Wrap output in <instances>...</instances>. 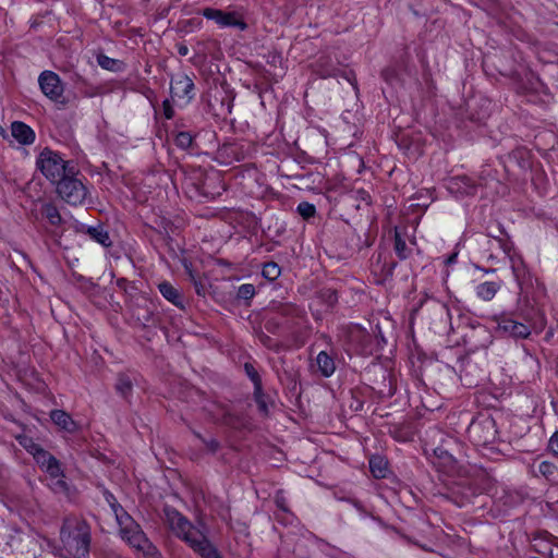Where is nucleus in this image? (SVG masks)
I'll use <instances>...</instances> for the list:
<instances>
[{
	"instance_id": "obj_1",
	"label": "nucleus",
	"mask_w": 558,
	"mask_h": 558,
	"mask_svg": "<svg viewBox=\"0 0 558 558\" xmlns=\"http://www.w3.org/2000/svg\"><path fill=\"white\" fill-rule=\"evenodd\" d=\"M61 546L53 545L54 556L89 558L92 533L89 524L81 517L66 515L60 527Z\"/></svg>"
},
{
	"instance_id": "obj_2",
	"label": "nucleus",
	"mask_w": 558,
	"mask_h": 558,
	"mask_svg": "<svg viewBox=\"0 0 558 558\" xmlns=\"http://www.w3.org/2000/svg\"><path fill=\"white\" fill-rule=\"evenodd\" d=\"M113 509L122 538L126 541L130 546L135 548L138 554H141L142 558H161L157 547L147 538L140 524H137L122 507L119 506Z\"/></svg>"
},
{
	"instance_id": "obj_3",
	"label": "nucleus",
	"mask_w": 558,
	"mask_h": 558,
	"mask_svg": "<svg viewBox=\"0 0 558 558\" xmlns=\"http://www.w3.org/2000/svg\"><path fill=\"white\" fill-rule=\"evenodd\" d=\"M163 515L165 524L171 533L189 545L193 550L203 543V539L207 538L206 534L201 529L196 527L174 507L165 506Z\"/></svg>"
},
{
	"instance_id": "obj_4",
	"label": "nucleus",
	"mask_w": 558,
	"mask_h": 558,
	"mask_svg": "<svg viewBox=\"0 0 558 558\" xmlns=\"http://www.w3.org/2000/svg\"><path fill=\"white\" fill-rule=\"evenodd\" d=\"M36 167L51 183L57 184L69 174H78V169L73 161H66L59 153L44 148L37 159Z\"/></svg>"
},
{
	"instance_id": "obj_5",
	"label": "nucleus",
	"mask_w": 558,
	"mask_h": 558,
	"mask_svg": "<svg viewBox=\"0 0 558 558\" xmlns=\"http://www.w3.org/2000/svg\"><path fill=\"white\" fill-rule=\"evenodd\" d=\"M84 177L78 174H69L65 179L57 183L58 195L69 205H84L88 196V189L83 182Z\"/></svg>"
},
{
	"instance_id": "obj_6",
	"label": "nucleus",
	"mask_w": 558,
	"mask_h": 558,
	"mask_svg": "<svg viewBox=\"0 0 558 558\" xmlns=\"http://www.w3.org/2000/svg\"><path fill=\"white\" fill-rule=\"evenodd\" d=\"M470 439L478 446L493 444L497 438L496 422L490 415H478L468 428Z\"/></svg>"
},
{
	"instance_id": "obj_7",
	"label": "nucleus",
	"mask_w": 558,
	"mask_h": 558,
	"mask_svg": "<svg viewBox=\"0 0 558 558\" xmlns=\"http://www.w3.org/2000/svg\"><path fill=\"white\" fill-rule=\"evenodd\" d=\"M34 459L36 463L44 470L46 473L50 475L53 483V489L57 492H63L66 489V484L62 480L63 471L61 469L60 462L57 458H54L51 453L41 448L35 456Z\"/></svg>"
},
{
	"instance_id": "obj_8",
	"label": "nucleus",
	"mask_w": 558,
	"mask_h": 558,
	"mask_svg": "<svg viewBox=\"0 0 558 558\" xmlns=\"http://www.w3.org/2000/svg\"><path fill=\"white\" fill-rule=\"evenodd\" d=\"M524 77L520 76V90L527 96L531 102L545 101L549 96L547 86L539 80L535 72H523Z\"/></svg>"
},
{
	"instance_id": "obj_9",
	"label": "nucleus",
	"mask_w": 558,
	"mask_h": 558,
	"mask_svg": "<svg viewBox=\"0 0 558 558\" xmlns=\"http://www.w3.org/2000/svg\"><path fill=\"white\" fill-rule=\"evenodd\" d=\"M495 240L498 242L500 248L509 255L512 274H513L515 281L518 282L520 289L523 290L524 286H527L531 283V275L526 268V265L524 264L521 256L510 255L511 243H509L508 241L502 240V239H495Z\"/></svg>"
},
{
	"instance_id": "obj_10",
	"label": "nucleus",
	"mask_w": 558,
	"mask_h": 558,
	"mask_svg": "<svg viewBox=\"0 0 558 558\" xmlns=\"http://www.w3.org/2000/svg\"><path fill=\"white\" fill-rule=\"evenodd\" d=\"M202 14L208 20L215 21L221 27H236L241 31L247 27V24L236 12H225L218 9L206 8Z\"/></svg>"
},
{
	"instance_id": "obj_11",
	"label": "nucleus",
	"mask_w": 558,
	"mask_h": 558,
	"mask_svg": "<svg viewBox=\"0 0 558 558\" xmlns=\"http://www.w3.org/2000/svg\"><path fill=\"white\" fill-rule=\"evenodd\" d=\"M194 83L185 72H175L171 76L170 92L173 98L192 99L193 98Z\"/></svg>"
},
{
	"instance_id": "obj_12",
	"label": "nucleus",
	"mask_w": 558,
	"mask_h": 558,
	"mask_svg": "<svg viewBox=\"0 0 558 558\" xmlns=\"http://www.w3.org/2000/svg\"><path fill=\"white\" fill-rule=\"evenodd\" d=\"M38 83L43 93L52 100H59L62 97L64 87L56 72H41Z\"/></svg>"
},
{
	"instance_id": "obj_13",
	"label": "nucleus",
	"mask_w": 558,
	"mask_h": 558,
	"mask_svg": "<svg viewBox=\"0 0 558 558\" xmlns=\"http://www.w3.org/2000/svg\"><path fill=\"white\" fill-rule=\"evenodd\" d=\"M206 411L216 423H221L232 428H238L241 425L240 418L222 404L213 402L206 408Z\"/></svg>"
},
{
	"instance_id": "obj_14",
	"label": "nucleus",
	"mask_w": 558,
	"mask_h": 558,
	"mask_svg": "<svg viewBox=\"0 0 558 558\" xmlns=\"http://www.w3.org/2000/svg\"><path fill=\"white\" fill-rule=\"evenodd\" d=\"M476 189L477 184L468 175L452 177L447 183V190L457 197L474 195Z\"/></svg>"
},
{
	"instance_id": "obj_15",
	"label": "nucleus",
	"mask_w": 558,
	"mask_h": 558,
	"mask_svg": "<svg viewBox=\"0 0 558 558\" xmlns=\"http://www.w3.org/2000/svg\"><path fill=\"white\" fill-rule=\"evenodd\" d=\"M466 106L471 110V119L482 121L489 116L492 102L482 97H473L466 102Z\"/></svg>"
},
{
	"instance_id": "obj_16",
	"label": "nucleus",
	"mask_w": 558,
	"mask_h": 558,
	"mask_svg": "<svg viewBox=\"0 0 558 558\" xmlns=\"http://www.w3.org/2000/svg\"><path fill=\"white\" fill-rule=\"evenodd\" d=\"M11 134L22 145H31L35 141L33 129L21 121H14L11 124Z\"/></svg>"
},
{
	"instance_id": "obj_17",
	"label": "nucleus",
	"mask_w": 558,
	"mask_h": 558,
	"mask_svg": "<svg viewBox=\"0 0 558 558\" xmlns=\"http://www.w3.org/2000/svg\"><path fill=\"white\" fill-rule=\"evenodd\" d=\"M499 328L514 338L525 339L531 335L529 326L511 318H504L499 323Z\"/></svg>"
},
{
	"instance_id": "obj_18",
	"label": "nucleus",
	"mask_w": 558,
	"mask_h": 558,
	"mask_svg": "<svg viewBox=\"0 0 558 558\" xmlns=\"http://www.w3.org/2000/svg\"><path fill=\"white\" fill-rule=\"evenodd\" d=\"M50 418L58 427L66 433L73 434L78 429L77 423L63 410H52L50 412Z\"/></svg>"
},
{
	"instance_id": "obj_19",
	"label": "nucleus",
	"mask_w": 558,
	"mask_h": 558,
	"mask_svg": "<svg viewBox=\"0 0 558 558\" xmlns=\"http://www.w3.org/2000/svg\"><path fill=\"white\" fill-rule=\"evenodd\" d=\"M317 369L324 377H330L336 371V363L332 356L326 351H320L316 356Z\"/></svg>"
},
{
	"instance_id": "obj_20",
	"label": "nucleus",
	"mask_w": 558,
	"mask_h": 558,
	"mask_svg": "<svg viewBox=\"0 0 558 558\" xmlns=\"http://www.w3.org/2000/svg\"><path fill=\"white\" fill-rule=\"evenodd\" d=\"M159 292L161 295L178 307H183V299L178 289H175L170 282L163 281L158 284Z\"/></svg>"
},
{
	"instance_id": "obj_21",
	"label": "nucleus",
	"mask_w": 558,
	"mask_h": 558,
	"mask_svg": "<svg viewBox=\"0 0 558 558\" xmlns=\"http://www.w3.org/2000/svg\"><path fill=\"white\" fill-rule=\"evenodd\" d=\"M40 215L46 218L52 227H60L63 223V218L59 209L52 203H43L40 206Z\"/></svg>"
},
{
	"instance_id": "obj_22",
	"label": "nucleus",
	"mask_w": 558,
	"mask_h": 558,
	"mask_svg": "<svg viewBox=\"0 0 558 558\" xmlns=\"http://www.w3.org/2000/svg\"><path fill=\"white\" fill-rule=\"evenodd\" d=\"M86 233L92 240L101 244L104 247H109L112 244L108 231L102 226L87 227Z\"/></svg>"
},
{
	"instance_id": "obj_23",
	"label": "nucleus",
	"mask_w": 558,
	"mask_h": 558,
	"mask_svg": "<svg viewBox=\"0 0 558 558\" xmlns=\"http://www.w3.org/2000/svg\"><path fill=\"white\" fill-rule=\"evenodd\" d=\"M499 286L493 281L480 283L476 287V294L484 301H490L497 293Z\"/></svg>"
},
{
	"instance_id": "obj_24",
	"label": "nucleus",
	"mask_w": 558,
	"mask_h": 558,
	"mask_svg": "<svg viewBox=\"0 0 558 558\" xmlns=\"http://www.w3.org/2000/svg\"><path fill=\"white\" fill-rule=\"evenodd\" d=\"M393 248L397 256L404 260L410 257L412 250L409 247L398 231L395 232Z\"/></svg>"
},
{
	"instance_id": "obj_25",
	"label": "nucleus",
	"mask_w": 558,
	"mask_h": 558,
	"mask_svg": "<svg viewBox=\"0 0 558 558\" xmlns=\"http://www.w3.org/2000/svg\"><path fill=\"white\" fill-rule=\"evenodd\" d=\"M194 551L202 558H222L208 538L203 539V543Z\"/></svg>"
},
{
	"instance_id": "obj_26",
	"label": "nucleus",
	"mask_w": 558,
	"mask_h": 558,
	"mask_svg": "<svg viewBox=\"0 0 558 558\" xmlns=\"http://www.w3.org/2000/svg\"><path fill=\"white\" fill-rule=\"evenodd\" d=\"M96 61L97 65L102 70H120L123 66V63L120 60L109 58L101 52L96 54Z\"/></svg>"
},
{
	"instance_id": "obj_27",
	"label": "nucleus",
	"mask_w": 558,
	"mask_h": 558,
	"mask_svg": "<svg viewBox=\"0 0 558 558\" xmlns=\"http://www.w3.org/2000/svg\"><path fill=\"white\" fill-rule=\"evenodd\" d=\"M133 384L131 378L125 374H120L117 379L116 389L123 397L128 398L132 391Z\"/></svg>"
},
{
	"instance_id": "obj_28",
	"label": "nucleus",
	"mask_w": 558,
	"mask_h": 558,
	"mask_svg": "<svg viewBox=\"0 0 558 558\" xmlns=\"http://www.w3.org/2000/svg\"><path fill=\"white\" fill-rule=\"evenodd\" d=\"M244 369H245L247 377L254 384V393L256 396L260 395L262 393V379H260V376L258 375L257 371L250 363H245Z\"/></svg>"
},
{
	"instance_id": "obj_29",
	"label": "nucleus",
	"mask_w": 558,
	"mask_h": 558,
	"mask_svg": "<svg viewBox=\"0 0 558 558\" xmlns=\"http://www.w3.org/2000/svg\"><path fill=\"white\" fill-rule=\"evenodd\" d=\"M281 274V268L275 262L265 263L262 269V275L269 281L276 280Z\"/></svg>"
},
{
	"instance_id": "obj_30",
	"label": "nucleus",
	"mask_w": 558,
	"mask_h": 558,
	"mask_svg": "<svg viewBox=\"0 0 558 558\" xmlns=\"http://www.w3.org/2000/svg\"><path fill=\"white\" fill-rule=\"evenodd\" d=\"M369 468L375 477L381 478L386 476L387 464L381 458H372L369 460Z\"/></svg>"
},
{
	"instance_id": "obj_31",
	"label": "nucleus",
	"mask_w": 558,
	"mask_h": 558,
	"mask_svg": "<svg viewBox=\"0 0 558 558\" xmlns=\"http://www.w3.org/2000/svg\"><path fill=\"white\" fill-rule=\"evenodd\" d=\"M278 316L282 318L299 317L302 311L294 304H281L277 307Z\"/></svg>"
},
{
	"instance_id": "obj_32",
	"label": "nucleus",
	"mask_w": 558,
	"mask_h": 558,
	"mask_svg": "<svg viewBox=\"0 0 558 558\" xmlns=\"http://www.w3.org/2000/svg\"><path fill=\"white\" fill-rule=\"evenodd\" d=\"M19 444L25 448L33 457L41 449V447L36 444L33 438L28 436H19L17 438Z\"/></svg>"
},
{
	"instance_id": "obj_33",
	"label": "nucleus",
	"mask_w": 558,
	"mask_h": 558,
	"mask_svg": "<svg viewBox=\"0 0 558 558\" xmlns=\"http://www.w3.org/2000/svg\"><path fill=\"white\" fill-rule=\"evenodd\" d=\"M538 472L546 480L551 481L557 473V466L553 462L542 461L538 465Z\"/></svg>"
},
{
	"instance_id": "obj_34",
	"label": "nucleus",
	"mask_w": 558,
	"mask_h": 558,
	"mask_svg": "<svg viewBox=\"0 0 558 558\" xmlns=\"http://www.w3.org/2000/svg\"><path fill=\"white\" fill-rule=\"evenodd\" d=\"M255 295V287L251 283H243L238 288L236 298L243 301H251Z\"/></svg>"
},
{
	"instance_id": "obj_35",
	"label": "nucleus",
	"mask_w": 558,
	"mask_h": 558,
	"mask_svg": "<svg viewBox=\"0 0 558 558\" xmlns=\"http://www.w3.org/2000/svg\"><path fill=\"white\" fill-rule=\"evenodd\" d=\"M174 143L181 149H189L193 144V136L190 132H179L175 135Z\"/></svg>"
},
{
	"instance_id": "obj_36",
	"label": "nucleus",
	"mask_w": 558,
	"mask_h": 558,
	"mask_svg": "<svg viewBox=\"0 0 558 558\" xmlns=\"http://www.w3.org/2000/svg\"><path fill=\"white\" fill-rule=\"evenodd\" d=\"M433 311L436 315L439 316L440 320L444 322L445 324L450 322V311L446 304L434 302Z\"/></svg>"
},
{
	"instance_id": "obj_37",
	"label": "nucleus",
	"mask_w": 558,
	"mask_h": 558,
	"mask_svg": "<svg viewBox=\"0 0 558 558\" xmlns=\"http://www.w3.org/2000/svg\"><path fill=\"white\" fill-rule=\"evenodd\" d=\"M296 211L300 214L302 218L310 219L315 216L316 208L313 204L308 202H301L298 205Z\"/></svg>"
},
{
	"instance_id": "obj_38",
	"label": "nucleus",
	"mask_w": 558,
	"mask_h": 558,
	"mask_svg": "<svg viewBox=\"0 0 558 558\" xmlns=\"http://www.w3.org/2000/svg\"><path fill=\"white\" fill-rule=\"evenodd\" d=\"M195 436L202 440L206 446V449L211 453H215L220 447V444L216 438L205 439L199 433H195Z\"/></svg>"
},
{
	"instance_id": "obj_39",
	"label": "nucleus",
	"mask_w": 558,
	"mask_h": 558,
	"mask_svg": "<svg viewBox=\"0 0 558 558\" xmlns=\"http://www.w3.org/2000/svg\"><path fill=\"white\" fill-rule=\"evenodd\" d=\"M435 456L442 460L445 464L451 465L454 462V458L452 454H450L445 448L438 447L434 450Z\"/></svg>"
},
{
	"instance_id": "obj_40",
	"label": "nucleus",
	"mask_w": 558,
	"mask_h": 558,
	"mask_svg": "<svg viewBox=\"0 0 558 558\" xmlns=\"http://www.w3.org/2000/svg\"><path fill=\"white\" fill-rule=\"evenodd\" d=\"M322 295L325 298L328 305L332 306L338 301L337 292L332 289H325L322 292Z\"/></svg>"
},
{
	"instance_id": "obj_41",
	"label": "nucleus",
	"mask_w": 558,
	"mask_h": 558,
	"mask_svg": "<svg viewBox=\"0 0 558 558\" xmlns=\"http://www.w3.org/2000/svg\"><path fill=\"white\" fill-rule=\"evenodd\" d=\"M275 502L277 505V507L279 509H281L282 511L287 512L288 511V507H287V499L283 495L282 492H278L275 496Z\"/></svg>"
},
{
	"instance_id": "obj_42",
	"label": "nucleus",
	"mask_w": 558,
	"mask_h": 558,
	"mask_svg": "<svg viewBox=\"0 0 558 558\" xmlns=\"http://www.w3.org/2000/svg\"><path fill=\"white\" fill-rule=\"evenodd\" d=\"M548 449L558 457V430L555 432L548 441Z\"/></svg>"
},
{
	"instance_id": "obj_43",
	"label": "nucleus",
	"mask_w": 558,
	"mask_h": 558,
	"mask_svg": "<svg viewBox=\"0 0 558 558\" xmlns=\"http://www.w3.org/2000/svg\"><path fill=\"white\" fill-rule=\"evenodd\" d=\"M279 326V323L276 322L274 318H270L268 319L266 323H265V328L267 329V331L269 332H275L276 329L278 328Z\"/></svg>"
},
{
	"instance_id": "obj_44",
	"label": "nucleus",
	"mask_w": 558,
	"mask_h": 558,
	"mask_svg": "<svg viewBox=\"0 0 558 558\" xmlns=\"http://www.w3.org/2000/svg\"><path fill=\"white\" fill-rule=\"evenodd\" d=\"M488 177H492V173H490V170H482L481 171V174H480V182L476 183L477 185H482L484 183V181H486V179Z\"/></svg>"
},
{
	"instance_id": "obj_45",
	"label": "nucleus",
	"mask_w": 558,
	"mask_h": 558,
	"mask_svg": "<svg viewBox=\"0 0 558 558\" xmlns=\"http://www.w3.org/2000/svg\"><path fill=\"white\" fill-rule=\"evenodd\" d=\"M185 23L189 24L190 26L199 27L202 24V20L201 19H191V20L186 21Z\"/></svg>"
},
{
	"instance_id": "obj_46",
	"label": "nucleus",
	"mask_w": 558,
	"mask_h": 558,
	"mask_svg": "<svg viewBox=\"0 0 558 558\" xmlns=\"http://www.w3.org/2000/svg\"><path fill=\"white\" fill-rule=\"evenodd\" d=\"M178 51L181 56H186L189 53V49L186 46H180Z\"/></svg>"
},
{
	"instance_id": "obj_47",
	"label": "nucleus",
	"mask_w": 558,
	"mask_h": 558,
	"mask_svg": "<svg viewBox=\"0 0 558 558\" xmlns=\"http://www.w3.org/2000/svg\"><path fill=\"white\" fill-rule=\"evenodd\" d=\"M257 403H258L259 409H260L263 412H265V413H266V412H267V405H266V403H265L263 400H259V399H257Z\"/></svg>"
},
{
	"instance_id": "obj_48",
	"label": "nucleus",
	"mask_w": 558,
	"mask_h": 558,
	"mask_svg": "<svg viewBox=\"0 0 558 558\" xmlns=\"http://www.w3.org/2000/svg\"><path fill=\"white\" fill-rule=\"evenodd\" d=\"M260 341L266 344V345H269V341H270V338L267 336V335H262L260 336Z\"/></svg>"
},
{
	"instance_id": "obj_49",
	"label": "nucleus",
	"mask_w": 558,
	"mask_h": 558,
	"mask_svg": "<svg viewBox=\"0 0 558 558\" xmlns=\"http://www.w3.org/2000/svg\"><path fill=\"white\" fill-rule=\"evenodd\" d=\"M150 320V313H146V315L143 317L142 325L145 326Z\"/></svg>"
},
{
	"instance_id": "obj_50",
	"label": "nucleus",
	"mask_w": 558,
	"mask_h": 558,
	"mask_svg": "<svg viewBox=\"0 0 558 558\" xmlns=\"http://www.w3.org/2000/svg\"><path fill=\"white\" fill-rule=\"evenodd\" d=\"M396 266H397V264H396V263H391V264L389 265V268H388V274H389V275H392V272H393V270H395Z\"/></svg>"
},
{
	"instance_id": "obj_51",
	"label": "nucleus",
	"mask_w": 558,
	"mask_h": 558,
	"mask_svg": "<svg viewBox=\"0 0 558 558\" xmlns=\"http://www.w3.org/2000/svg\"><path fill=\"white\" fill-rule=\"evenodd\" d=\"M165 116L167 119H171L172 118V110L171 109H166L165 110Z\"/></svg>"
},
{
	"instance_id": "obj_52",
	"label": "nucleus",
	"mask_w": 558,
	"mask_h": 558,
	"mask_svg": "<svg viewBox=\"0 0 558 558\" xmlns=\"http://www.w3.org/2000/svg\"><path fill=\"white\" fill-rule=\"evenodd\" d=\"M342 73L347 74L345 78L351 82V80H352L351 76L354 74V72H342Z\"/></svg>"
},
{
	"instance_id": "obj_53",
	"label": "nucleus",
	"mask_w": 558,
	"mask_h": 558,
	"mask_svg": "<svg viewBox=\"0 0 558 558\" xmlns=\"http://www.w3.org/2000/svg\"><path fill=\"white\" fill-rule=\"evenodd\" d=\"M202 289H203V287H202V286H201V287H198V286L196 284V292H197V294H202Z\"/></svg>"
}]
</instances>
